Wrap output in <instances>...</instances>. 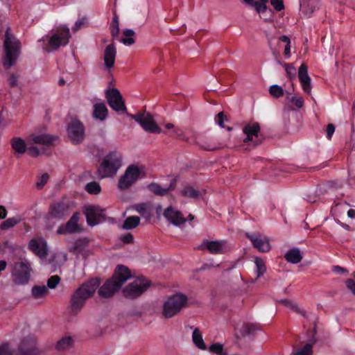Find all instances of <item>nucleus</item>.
I'll return each instance as SVG.
<instances>
[{
	"label": "nucleus",
	"instance_id": "20",
	"mask_svg": "<svg viewBox=\"0 0 355 355\" xmlns=\"http://www.w3.org/2000/svg\"><path fill=\"white\" fill-rule=\"evenodd\" d=\"M164 216L176 226L181 225L187 221V218L183 217L182 213L175 210L172 207H168L164 210Z\"/></svg>",
	"mask_w": 355,
	"mask_h": 355
},
{
	"label": "nucleus",
	"instance_id": "11",
	"mask_svg": "<svg viewBox=\"0 0 355 355\" xmlns=\"http://www.w3.org/2000/svg\"><path fill=\"white\" fill-rule=\"evenodd\" d=\"M140 173L138 166L135 165L129 166L119 180V188L121 190L130 188L137 180Z\"/></svg>",
	"mask_w": 355,
	"mask_h": 355
},
{
	"label": "nucleus",
	"instance_id": "30",
	"mask_svg": "<svg viewBox=\"0 0 355 355\" xmlns=\"http://www.w3.org/2000/svg\"><path fill=\"white\" fill-rule=\"evenodd\" d=\"M300 8L306 15L312 14L315 8V3L314 0H300Z\"/></svg>",
	"mask_w": 355,
	"mask_h": 355
},
{
	"label": "nucleus",
	"instance_id": "62",
	"mask_svg": "<svg viewBox=\"0 0 355 355\" xmlns=\"http://www.w3.org/2000/svg\"><path fill=\"white\" fill-rule=\"evenodd\" d=\"M9 85L10 87H14L17 85V77L15 74L12 73L10 75L8 79Z\"/></svg>",
	"mask_w": 355,
	"mask_h": 355
},
{
	"label": "nucleus",
	"instance_id": "43",
	"mask_svg": "<svg viewBox=\"0 0 355 355\" xmlns=\"http://www.w3.org/2000/svg\"><path fill=\"white\" fill-rule=\"evenodd\" d=\"M255 265H256V272H257V277L259 278L261 276H262L264 272L266 270V266L264 264L263 261L257 257L254 261Z\"/></svg>",
	"mask_w": 355,
	"mask_h": 355
},
{
	"label": "nucleus",
	"instance_id": "41",
	"mask_svg": "<svg viewBox=\"0 0 355 355\" xmlns=\"http://www.w3.org/2000/svg\"><path fill=\"white\" fill-rule=\"evenodd\" d=\"M85 190L89 194L97 195L101 192V188L99 183H98L97 182L93 181V182H90L86 184Z\"/></svg>",
	"mask_w": 355,
	"mask_h": 355
},
{
	"label": "nucleus",
	"instance_id": "14",
	"mask_svg": "<svg viewBox=\"0 0 355 355\" xmlns=\"http://www.w3.org/2000/svg\"><path fill=\"white\" fill-rule=\"evenodd\" d=\"M80 214L75 212L70 219L64 225H60L57 230V234L60 235L67 234H76L82 232L83 228L78 224Z\"/></svg>",
	"mask_w": 355,
	"mask_h": 355
},
{
	"label": "nucleus",
	"instance_id": "61",
	"mask_svg": "<svg viewBox=\"0 0 355 355\" xmlns=\"http://www.w3.org/2000/svg\"><path fill=\"white\" fill-rule=\"evenodd\" d=\"M135 209L140 214H144L146 211V206L144 203L137 204L135 206Z\"/></svg>",
	"mask_w": 355,
	"mask_h": 355
},
{
	"label": "nucleus",
	"instance_id": "51",
	"mask_svg": "<svg viewBox=\"0 0 355 355\" xmlns=\"http://www.w3.org/2000/svg\"><path fill=\"white\" fill-rule=\"evenodd\" d=\"M287 98L289 99V101L295 105L297 108H301L304 105V99L302 97L292 96L291 98H289L288 96Z\"/></svg>",
	"mask_w": 355,
	"mask_h": 355
},
{
	"label": "nucleus",
	"instance_id": "2",
	"mask_svg": "<svg viewBox=\"0 0 355 355\" xmlns=\"http://www.w3.org/2000/svg\"><path fill=\"white\" fill-rule=\"evenodd\" d=\"M101 284L99 278H92L82 284L71 295L70 299V313L78 315L83 308L86 300L91 297Z\"/></svg>",
	"mask_w": 355,
	"mask_h": 355
},
{
	"label": "nucleus",
	"instance_id": "44",
	"mask_svg": "<svg viewBox=\"0 0 355 355\" xmlns=\"http://www.w3.org/2000/svg\"><path fill=\"white\" fill-rule=\"evenodd\" d=\"M269 93L272 97L278 98L284 95V92L281 86L272 85L269 88Z\"/></svg>",
	"mask_w": 355,
	"mask_h": 355
},
{
	"label": "nucleus",
	"instance_id": "24",
	"mask_svg": "<svg viewBox=\"0 0 355 355\" xmlns=\"http://www.w3.org/2000/svg\"><path fill=\"white\" fill-rule=\"evenodd\" d=\"M116 55V46L114 44H110L105 47L104 51V62L107 68L113 67Z\"/></svg>",
	"mask_w": 355,
	"mask_h": 355
},
{
	"label": "nucleus",
	"instance_id": "60",
	"mask_svg": "<svg viewBox=\"0 0 355 355\" xmlns=\"http://www.w3.org/2000/svg\"><path fill=\"white\" fill-rule=\"evenodd\" d=\"M346 286L347 288L355 295V281L352 279H348L346 281Z\"/></svg>",
	"mask_w": 355,
	"mask_h": 355
},
{
	"label": "nucleus",
	"instance_id": "32",
	"mask_svg": "<svg viewBox=\"0 0 355 355\" xmlns=\"http://www.w3.org/2000/svg\"><path fill=\"white\" fill-rule=\"evenodd\" d=\"M139 223L140 218L139 216H129L124 220L122 227L127 230H132L137 227Z\"/></svg>",
	"mask_w": 355,
	"mask_h": 355
},
{
	"label": "nucleus",
	"instance_id": "28",
	"mask_svg": "<svg viewBox=\"0 0 355 355\" xmlns=\"http://www.w3.org/2000/svg\"><path fill=\"white\" fill-rule=\"evenodd\" d=\"M87 244L88 241L86 239L80 238L68 248V250L74 254H78L84 250Z\"/></svg>",
	"mask_w": 355,
	"mask_h": 355
},
{
	"label": "nucleus",
	"instance_id": "16",
	"mask_svg": "<svg viewBox=\"0 0 355 355\" xmlns=\"http://www.w3.org/2000/svg\"><path fill=\"white\" fill-rule=\"evenodd\" d=\"M28 249L41 259L46 258L48 254L47 243L43 237L31 239Z\"/></svg>",
	"mask_w": 355,
	"mask_h": 355
},
{
	"label": "nucleus",
	"instance_id": "17",
	"mask_svg": "<svg viewBox=\"0 0 355 355\" xmlns=\"http://www.w3.org/2000/svg\"><path fill=\"white\" fill-rule=\"evenodd\" d=\"M103 210L97 206H86L84 214L85 215L87 224L92 227L97 225L100 222V219L103 217Z\"/></svg>",
	"mask_w": 355,
	"mask_h": 355
},
{
	"label": "nucleus",
	"instance_id": "6",
	"mask_svg": "<svg viewBox=\"0 0 355 355\" xmlns=\"http://www.w3.org/2000/svg\"><path fill=\"white\" fill-rule=\"evenodd\" d=\"M187 301V297L180 293L170 296L163 304V316L165 318H173L186 306Z\"/></svg>",
	"mask_w": 355,
	"mask_h": 355
},
{
	"label": "nucleus",
	"instance_id": "23",
	"mask_svg": "<svg viewBox=\"0 0 355 355\" xmlns=\"http://www.w3.org/2000/svg\"><path fill=\"white\" fill-rule=\"evenodd\" d=\"M223 243L219 241H207L205 240L200 246V250H207L210 253L214 254H222Z\"/></svg>",
	"mask_w": 355,
	"mask_h": 355
},
{
	"label": "nucleus",
	"instance_id": "10",
	"mask_svg": "<svg viewBox=\"0 0 355 355\" xmlns=\"http://www.w3.org/2000/svg\"><path fill=\"white\" fill-rule=\"evenodd\" d=\"M67 133L74 145L81 144L85 139V127L78 119H73L68 125Z\"/></svg>",
	"mask_w": 355,
	"mask_h": 355
},
{
	"label": "nucleus",
	"instance_id": "15",
	"mask_svg": "<svg viewBox=\"0 0 355 355\" xmlns=\"http://www.w3.org/2000/svg\"><path fill=\"white\" fill-rule=\"evenodd\" d=\"M246 237L252 242L254 248L259 252H266L270 250L269 239L259 233H246Z\"/></svg>",
	"mask_w": 355,
	"mask_h": 355
},
{
	"label": "nucleus",
	"instance_id": "37",
	"mask_svg": "<svg viewBox=\"0 0 355 355\" xmlns=\"http://www.w3.org/2000/svg\"><path fill=\"white\" fill-rule=\"evenodd\" d=\"M110 33L113 40H116L119 34V23L118 17L115 15L110 26Z\"/></svg>",
	"mask_w": 355,
	"mask_h": 355
},
{
	"label": "nucleus",
	"instance_id": "4",
	"mask_svg": "<svg viewBox=\"0 0 355 355\" xmlns=\"http://www.w3.org/2000/svg\"><path fill=\"white\" fill-rule=\"evenodd\" d=\"M10 31V28L8 27L5 33V55L3 64L6 69H9L15 64L21 49L19 41L11 34Z\"/></svg>",
	"mask_w": 355,
	"mask_h": 355
},
{
	"label": "nucleus",
	"instance_id": "47",
	"mask_svg": "<svg viewBox=\"0 0 355 355\" xmlns=\"http://www.w3.org/2000/svg\"><path fill=\"white\" fill-rule=\"evenodd\" d=\"M261 2L255 1L254 3V7L255 8V10L259 14H263L267 12V6L266 3L268 0H260Z\"/></svg>",
	"mask_w": 355,
	"mask_h": 355
},
{
	"label": "nucleus",
	"instance_id": "45",
	"mask_svg": "<svg viewBox=\"0 0 355 355\" xmlns=\"http://www.w3.org/2000/svg\"><path fill=\"white\" fill-rule=\"evenodd\" d=\"M258 329L259 328L257 324H245L242 328V334L243 336L253 335Z\"/></svg>",
	"mask_w": 355,
	"mask_h": 355
},
{
	"label": "nucleus",
	"instance_id": "21",
	"mask_svg": "<svg viewBox=\"0 0 355 355\" xmlns=\"http://www.w3.org/2000/svg\"><path fill=\"white\" fill-rule=\"evenodd\" d=\"M40 351L34 340L28 342L26 339L22 340L18 347L15 355H39Z\"/></svg>",
	"mask_w": 355,
	"mask_h": 355
},
{
	"label": "nucleus",
	"instance_id": "36",
	"mask_svg": "<svg viewBox=\"0 0 355 355\" xmlns=\"http://www.w3.org/2000/svg\"><path fill=\"white\" fill-rule=\"evenodd\" d=\"M181 194L185 197L197 199L200 197V193L191 186L185 187L182 191Z\"/></svg>",
	"mask_w": 355,
	"mask_h": 355
},
{
	"label": "nucleus",
	"instance_id": "1",
	"mask_svg": "<svg viewBox=\"0 0 355 355\" xmlns=\"http://www.w3.org/2000/svg\"><path fill=\"white\" fill-rule=\"evenodd\" d=\"M101 284L99 278H92L82 284L71 295L70 299V313L78 315L83 308L86 300L91 297Z\"/></svg>",
	"mask_w": 355,
	"mask_h": 355
},
{
	"label": "nucleus",
	"instance_id": "5",
	"mask_svg": "<svg viewBox=\"0 0 355 355\" xmlns=\"http://www.w3.org/2000/svg\"><path fill=\"white\" fill-rule=\"evenodd\" d=\"M121 166V157L116 152L107 154L98 168V174L102 178L114 175Z\"/></svg>",
	"mask_w": 355,
	"mask_h": 355
},
{
	"label": "nucleus",
	"instance_id": "54",
	"mask_svg": "<svg viewBox=\"0 0 355 355\" xmlns=\"http://www.w3.org/2000/svg\"><path fill=\"white\" fill-rule=\"evenodd\" d=\"M26 152L30 156L33 157H36L40 154L39 149L35 146L27 147Z\"/></svg>",
	"mask_w": 355,
	"mask_h": 355
},
{
	"label": "nucleus",
	"instance_id": "18",
	"mask_svg": "<svg viewBox=\"0 0 355 355\" xmlns=\"http://www.w3.org/2000/svg\"><path fill=\"white\" fill-rule=\"evenodd\" d=\"M69 205L67 202L60 201L50 205L49 214L51 218L60 219L68 214Z\"/></svg>",
	"mask_w": 355,
	"mask_h": 355
},
{
	"label": "nucleus",
	"instance_id": "52",
	"mask_svg": "<svg viewBox=\"0 0 355 355\" xmlns=\"http://www.w3.org/2000/svg\"><path fill=\"white\" fill-rule=\"evenodd\" d=\"M270 4L273 8L279 12L284 9V4L283 0H270Z\"/></svg>",
	"mask_w": 355,
	"mask_h": 355
},
{
	"label": "nucleus",
	"instance_id": "39",
	"mask_svg": "<svg viewBox=\"0 0 355 355\" xmlns=\"http://www.w3.org/2000/svg\"><path fill=\"white\" fill-rule=\"evenodd\" d=\"M31 292L33 297L38 299L46 295L48 290L45 286H34L32 288Z\"/></svg>",
	"mask_w": 355,
	"mask_h": 355
},
{
	"label": "nucleus",
	"instance_id": "55",
	"mask_svg": "<svg viewBox=\"0 0 355 355\" xmlns=\"http://www.w3.org/2000/svg\"><path fill=\"white\" fill-rule=\"evenodd\" d=\"M121 241L125 244L131 243L134 241L133 235L130 233L125 234L121 236Z\"/></svg>",
	"mask_w": 355,
	"mask_h": 355
},
{
	"label": "nucleus",
	"instance_id": "40",
	"mask_svg": "<svg viewBox=\"0 0 355 355\" xmlns=\"http://www.w3.org/2000/svg\"><path fill=\"white\" fill-rule=\"evenodd\" d=\"M313 343H306L302 348L295 351V347L293 348V355H312L313 354Z\"/></svg>",
	"mask_w": 355,
	"mask_h": 355
},
{
	"label": "nucleus",
	"instance_id": "42",
	"mask_svg": "<svg viewBox=\"0 0 355 355\" xmlns=\"http://www.w3.org/2000/svg\"><path fill=\"white\" fill-rule=\"evenodd\" d=\"M19 221L20 218L19 217L9 218L1 223V228L3 230H6L9 228L13 227L15 225L19 223Z\"/></svg>",
	"mask_w": 355,
	"mask_h": 355
},
{
	"label": "nucleus",
	"instance_id": "9",
	"mask_svg": "<svg viewBox=\"0 0 355 355\" xmlns=\"http://www.w3.org/2000/svg\"><path fill=\"white\" fill-rule=\"evenodd\" d=\"M31 268L28 263L20 261L15 263L12 270V281L17 285H25L30 279Z\"/></svg>",
	"mask_w": 355,
	"mask_h": 355
},
{
	"label": "nucleus",
	"instance_id": "31",
	"mask_svg": "<svg viewBox=\"0 0 355 355\" xmlns=\"http://www.w3.org/2000/svg\"><path fill=\"white\" fill-rule=\"evenodd\" d=\"M192 339L193 343L198 347L199 349L205 350L207 349V346L204 343L202 339V336L201 332L198 328H196L192 334Z\"/></svg>",
	"mask_w": 355,
	"mask_h": 355
},
{
	"label": "nucleus",
	"instance_id": "12",
	"mask_svg": "<svg viewBox=\"0 0 355 355\" xmlns=\"http://www.w3.org/2000/svg\"><path fill=\"white\" fill-rule=\"evenodd\" d=\"M70 37L69 28H59L56 33L49 37V45L52 49L56 50L61 46H66L69 43Z\"/></svg>",
	"mask_w": 355,
	"mask_h": 355
},
{
	"label": "nucleus",
	"instance_id": "19",
	"mask_svg": "<svg viewBox=\"0 0 355 355\" xmlns=\"http://www.w3.org/2000/svg\"><path fill=\"white\" fill-rule=\"evenodd\" d=\"M260 131V126L257 123L253 124H247L243 128V133L246 137L243 139L244 143L253 141L254 146L259 144V133Z\"/></svg>",
	"mask_w": 355,
	"mask_h": 355
},
{
	"label": "nucleus",
	"instance_id": "3",
	"mask_svg": "<svg viewBox=\"0 0 355 355\" xmlns=\"http://www.w3.org/2000/svg\"><path fill=\"white\" fill-rule=\"evenodd\" d=\"M130 277L131 272L128 268L123 265H118L112 277L106 280L99 288V295L104 298L112 297Z\"/></svg>",
	"mask_w": 355,
	"mask_h": 355
},
{
	"label": "nucleus",
	"instance_id": "25",
	"mask_svg": "<svg viewBox=\"0 0 355 355\" xmlns=\"http://www.w3.org/2000/svg\"><path fill=\"white\" fill-rule=\"evenodd\" d=\"M10 144L16 154L22 155L26 152L27 146L26 142L20 137H13L11 139Z\"/></svg>",
	"mask_w": 355,
	"mask_h": 355
},
{
	"label": "nucleus",
	"instance_id": "58",
	"mask_svg": "<svg viewBox=\"0 0 355 355\" xmlns=\"http://www.w3.org/2000/svg\"><path fill=\"white\" fill-rule=\"evenodd\" d=\"M331 270L336 273V274H338V275H342L343 273H346L347 272V270L346 268H343L340 266H334L332 267V269Z\"/></svg>",
	"mask_w": 355,
	"mask_h": 355
},
{
	"label": "nucleus",
	"instance_id": "46",
	"mask_svg": "<svg viewBox=\"0 0 355 355\" xmlns=\"http://www.w3.org/2000/svg\"><path fill=\"white\" fill-rule=\"evenodd\" d=\"M209 351L217 355H227L223 349V345L219 343H215L209 346Z\"/></svg>",
	"mask_w": 355,
	"mask_h": 355
},
{
	"label": "nucleus",
	"instance_id": "38",
	"mask_svg": "<svg viewBox=\"0 0 355 355\" xmlns=\"http://www.w3.org/2000/svg\"><path fill=\"white\" fill-rule=\"evenodd\" d=\"M73 344V339L71 337H65L60 340L56 345L57 350H64L70 347Z\"/></svg>",
	"mask_w": 355,
	"mask_h": 355
},
{
	"label": "nucleus",
	"instance_id": "33",
	"mask_svg": "<svg viewBox=\"0 0 355 355\" xmlns=\"http://www.w3.org/2000/svg\"><path fill=\"white\" fill-rule=\"evenodd\" d=\"M279 302L285 306L291 309L293 311H295L299 314H301L304 317H305V318L307 317L306 311H304V310H302L300 308H299L297 306V305L295 303L293 302L291 300L284 299V300H280Z\"/></svg>",
	"mask_w": 355,
	"mask_h": 355
},
{
	"label": "nucleus",
	"instance_id": "34",
	"mask_svg": "<svg viewBox=\"0 0 355 355\" xmlns=\"http://www.w3.org/2000/svg\"><path fill=\"white\" fill-rule=\"evenodd\" d=\"M123 33L125 37H123L120 40V42L121 43L127 46H130L135 44V40L132 37L135 35V33L133 30L125 29V31H123Z\"/></svg>",
	"mask_w": 355,
	"mask_h": 355
},
{
	"label": "nucleus",
	"instance_id": "35",
	"mask_svg": "<svg viewBox=\"0 0 355 355\" xmlns=\"http://www.w3.org/2000/svg\"><path fill=\"white\" fill-rule=\"evenodd\" d=\"M147 188L156 196H164L167 195V190H166L165 188H162L157 183L152 182L147 186Z\"/></svg>",
	"mask_w": 355,
	"mask_h": 355
},
{
	"label": "nucleus",
	"instance_id": "7",
	"mask_svg": "<svg viewBox=\"0 0 355 355\" xmlns=\"http://www.w3.org/2000/svg\"><path fill=\"white\" fill-rule=\"evenodd\" d=\"M131 118L137 122L141 128L148 132L153 134H159L161 128L155 123L153 116L148 112H137L135 114L130 115Z\"/></svg>",
	"mask_w": 355,
	"mask_h": 355
},
{
	"label": "nucleus",
	"instance_id": "26",
	"mask_svg": "<svg viewBox=\"0 0 355 355\" xmlns=\"http://www.w3.org/2000/svg\"><path fill=\"white\" fill-rule=\"evenodd\" d=\"M57 139L56 137L51 136L46 134H42L40 135H35L33 137L32 141L33 143L44 146L53 145L55 140Z\"/></svg>",
	"mask_w": 355,
	"mask_h": 355
},
{
	"label": "nucleus",
	"instance_id": "8",
	"mask_svg": "<svg viewBox=\"0 0 355 355\" xmlns=\"http://www.w3.org/2000/svg\"><path fill=\"white\" fill-rule=\"evenodd\" d=\"M150 282L143 277L136 279L126 286L123 291L125 297L135 299L143 294L150 286Z\"/></svg>",
	"mask_w": 355,
	"mask_h": 355
},
{
	"label": "nucleus",
	"instance_id": "56",
	"mask_svg": "<svg viewBox=\"0 0 355 355\" xmlns=\"http://www.w3.org/2000/svg\"><path fill=\"white\" fill-rule=\"evenodd\" d=\"M226 116L224 115L223 112H219L216 118V123L222 128H225L224 125V119Z\"/></svg>",
	"mask_w": 355,
	"mask_h": 355
},
{
	"label": "nucleus",
	"instance_id": "22",
	"mask_svg": "<svg viewBox=\"0 0 355 355\" xmlns=\"http://www.w3.org/2000/svg\"><path fill=\"white\" fill-rule=\"evenodd\" d=\"M298 78L304 92L310 94L311 89V78L308 74L307 66L304 63L299 68Z\"/></svg>",
	"mask_w": 355,
	"mask_h": 355
},
{
	"label": "nucleus",
	"instance_id": "63",
	"mask_svg": "<svg viewBox=\"0 0 355 355\" xmlns=\"http://www.w3.org/2000/svg\"><path fill=\"white\" fill-rule=\"evenodd\" d=\"M177 184V179L173 178L171 180L170 184L167 188H165L166 190H167V194L171 191H173L176 187Z\"/></svg>",
	"mask_w": 355,
	"mask_h": 355
},
{
	"label": "nucleus",
	"instance_id": "59",
	"mask_svg": "<svg viewBox=\"0 0 355 355\" xmlns=\"http://www.w3.org/2000/svg\"><path fill=\"white\" fill-rule=\"evenodd\" d=\"M335 131V126L332 123H329L327 126V137L331 139Z\"/></svg>",
	"mask_w": 355,
	"mask_h": 355
},
{
	"label": "nucleus",
	"instance_id": "53",
	"mask_svg": "<svg viewBox=\"0 0 355 355\" xmlns=\"http://www.w3.org/2000/svg\"><path fill=\"white\" fill-rule=\"evenodd\" d=\"M259 17L264 21H272L273 17V11L267 8V12L263 14H259Z\"/></svg>",
	"mask_w": 355,
	"mask_h": 355
},
{
	"label": "nucleus",
	"instance_id": "29",
	"mask_svg": "<svg viewBox=\"0 0 355 355\" xmlns=\"http://www.w3.org/2000/svg\"><path fill=\"white\" fill-rule=\"evenodd\" d=\"M285 259L290 263H298L302 261V256L300 254V250L295 248L287 252L285 254Z\"/></svg>",
	"mask_w": 355,
	"mask_h": 355
},
{
	"label": "nucleus",
	"instance_id": "48",
	"mask_svg": "<svg viewBox=\"0 0 355 355\" xmlns=\"http://www.w3.org/2000/svg\"><path fill=\"white\" fill-rule=\"evenodd\" d=\"M283 65L285 68V70H286L288 77L290 79L295 78V73H296V70H295V68L293 66V64H288V63H284Z\"/></svg>",
	"mask_w": 355,
	"mask_h": 355
},
{
	"label": "nucleus",
	"instance_id": "49",
	"mask_svg": "<svg viewBox=\"0 0 355 355\" xmlns=\"http://www.w3.org/2000/svg\"><path fill=\"white\" fill-rule=\"evenodd\" d=\"M49 178V175L48 173H44L42 174L40 178L38 181L36 182V187L37 189L40 190L42 189L44 186L48 182V180Z\"/></svg>",
	"mask_w": 355,
	"mask_h": 355
},
{
	"label": "nucleus",
	"instance_id": "50",
	"mask_svg": "<svg viewBox=\"0 0 355 355\" xmlns=\"http://www.w3.org/2000/svg\"><path fill=\"white\" fill-rule=\"evenodd\" d=\"M60 281V278L58 275H53L50 278H49L47 281V286L49 288H55L57 285L59 284Z\"/></svg>",
	"mask_w": 355,
	"mask_h": 355
},
{
	"label": "nucleus",
	"instance_id": "57",
	"mask_svg": "<svg viewBox=\"0 0 355 355\" xmlns=\"http://www.w3.org/2000/svg\"><path fill=\"white\" fill-rule=\"evenodd\" d=\"M0 355H12V352L8 345L0 346Z\"/></svg>",
	"mask_w": 355,
	"mask_h": 355
},
{
	"label": "nucleus",
	"instance_id": "13",
	"mask_svg": "<svg viewBox=\"0 0 355 355\" xmlns=\"http://www.w3.org/2000/svg\"><path fill=\"white\" fill-rule=\"evenodd\" d=\"M105 97L107 98L110 107L116 112L126 111V107L123 100L122 95L119 89L112 88L105 92Z\"/></svg>",
	"mask_w": 355,
	"mask_h": 355
},
{
	"label": "nucleus",
	"instance_id": "64",
	"mask_svg": "<svg viewBox=\"0 0 355 355\" xmlns=\"http://www.w3.org/2000/svg\"><path fill=\"white\" fill-rule=\"evenodd\" d=\"M84 21L82 20V19H78L76 21L73 27L72 28V30L73 31H78V29H80L81 28V26H83Z\"/></svg>",
	"mask_w": 355,
	"mask_h": 355
},
{
	"label": "nucleus",
	"instance_id": "27",
	"mask_svg": "<svg viewBox=\"0 0 355 355\" xmlns=\"http://www.w3.org/2000/svg\"><path fill=\"white\" fill-rule=\"evenodd\" d=\"M108 110L103 103H96L94 105L93 116L95 119L104 121L107 116Z\"/></svg>",
	"mask_w": 355,
	"mask_h": 355
}]
</instances>
